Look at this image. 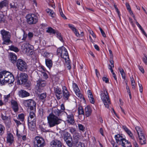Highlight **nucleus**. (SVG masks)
Listing matches in <instances>:
<instances>
[{
  "label": "nucleus",
  "instance_id": "obj_1",
  "mask_svg": "<svg viewBox=\"0 0 147 147\" xmlns=\"http://www.w3.org/2000/svg\"><path fill=\"white\" fill-rule=\"evenodd\" d=\"M14 81V77L9 72L4 71L0 72V84L2 85L7 83L11 84Z\"/></svg>",
  "mask_w": 147,
  "mask_h": 147
},
{
  "label": "nucleus",
  "instance_id": "obj_2",
  "mask_svg": "<svg viewBox=\"0 0 147 147\" xmlns=\"http://www.w3.org/2000/svg\"><path fill=\"white\" fill-rule=\"evenodd\" d=\"M48 123L49 127H53L60 123L61 120L53 114H50L47 117Z\"/></svg>",
  "mask_w": 147,
  "mask_h": 147
},
{
  "label": "nucleus",
  "instance_id": "obj_3",
  "mask_svg": "<svg viewBox=\"0 0 147 147\" xmlns=\"http://www.w3.org/2000/svg\"><path fill=\"white\" fill-rule=\"evenodd\" d=\"M0 32L3 41L2 44L9 45L11 42L10 40L11 37V33L9 32L4 29L1 30Z\"/></svg>",
  "mask_w": 147,
  "mask_h": 147
},
{
  "label": "nucleus",
  "instance_id": "obj_4",
  "mask_svg": "<svg viewBox=\"0 0 147 147\" xmlns=\"http://www.w3.org/2000/svg\"><path fill=\"white\" fill-rule=\"evenodd\" d=\"M22 47L23 52L28 55H30L33 54V47L29 43H24Z\"/></svg>",
  "mask_w": 147,
  "mask_h": 147
},
{
  "label": "nucleus",
  "instance_id": "obj_5",
  "mask_svg": "<svg viewBox=\"0 0 147 147\" xmlns=\"http://www.w3.org/2000/svg\"><path fill=\"white\" fill-rule=\"evenodd\" d=\"M100 97L103 102L105 107L107 108H109V105L111 103L109 98L108 93L106 90H104V91H100Z\"/></svg>",
  "mask_w": 147,
  "mask_h": 147
},
{
  "label": "nucleus",
  "instance_id": "obj_6",
  "mask_svg": "<svg viewBox=\"0 0 147 147\" xmlns=\"http://www.w3.org/2000/svg\"><path fill=\"white\" fill-rule=\"evenodd\" d=\"M76 110L74 109L68 110L67 112H65L67 115V119L66 121L68 123L72 125L74 122V115L76 112Z\"/></svg>",
  "mask_w": 147,
  "mask_h": 147
},
{
  "label": "nucleus",
  "instance_id": "obj_7",
  "mask_svg": "<svg viewBox=\"0 0 147 147\" xmlns=\"http://www.w3.org/2000/svg\"><path fill=\"white\" fill-rule=\"evenodd\" d=\"M57 54L64 59L65 60L69 59V56L66 49L64 47L58 48L57 50Z\"/></svg>",
  "mask_w": 147,
  "mask_h": 147
},
{
  "label": "nucleus",
  "instance_id": "obj_8",
  "mask_svg": "<svg viewBox=\"0 0 147 147\" xmlns=\"http://www.w3.org/2000/svg\"><path fill=\"white\" fill-rule=\"evenodd\" d=\"M27 23L29 24H33L36 23L38 22V17L34 14H29L26 16Z\"/></svg>",
  "mask_w": 147,
  "mask_h": 147
},
{
  "label": "nucleus",
  "instance_id": "obj_9",
  "mask_svg": "<svg viewBox=\"0 0 147 147\" xmlns=\"http://www.w3.org/2000/svg\"><path fill=\"white\" fill-rule=\"evenodd\" d=\"M23 104L27 107H29L31 110L35 111L36 109V103L32 99L24 100L23 101Z\"/></svg>",
  "mask_w": 147,
  "mask_h": 147
},
{
  "label": "nucleus",
  "instance_id": "obj_10",
  "mask_svg": "<svg viewBox=\"0 0 147 147\" xmlns=\"http://www.w3.org/2000/svg\"><path fill=\"white\" fill-rule=\"evenodd\" d=\"M45 140L42 138L36 136L34 140V146L35 147H42L45 145Z\"/></svg>",
  "mask_w": 147,
  "mask_h": 147
},
{
  "label": "nucleus",
  "instance_id": "obj_11",
  "mask_svg": "<svg viewBox=\"0 0 147 147\" xmlns=\"http://www.w3.org/2000/svg\"><path fill=\"white\" fill-rule=\"evenodd\" d=\"M66 143L68 146L71 147L73 145L75 147H83L82 146V143L79 142V139L78 138H74L73 139V143L70 140H66Z\"/></svg>",
  "mask_w": 147,
  "mask_h": 147
},
{
  "label": "nucleus",
  "instance_id": "obj_12",
  "mask_svg": "<svg viewBox=\"0 0 147 147\" xmlns=\"http://www.w3.org/2000/svg\"><path fill=\"white\" fill-rule=\"evenodd\" d=\"M17 66L18 69L21 71H24L27 69L26 64L21 59L18 60Z\"/></svg>",
  "mask_w": 147,
  "mask_h": 147
},
{
  "label": "nucleus",
  "instance_id": "obj_13",
  "mask_svg": "<svg viewBox=\"0 0 147 147\" xmlns=\"http://www.w3.org/2000/svg\"><path fill=\"white\" fill-rule=\"evenodd\" d=\"M72 87L76 96L80 99V100H83L85 101V99L82 94L80 93L79 89L77 84L75 83H73Z\"/></svg>",
  "mask_w": 147,
  "mask_h": 147
},
{
  "label": "nucleus",
  "instance_id": "obj_14",
  "mask_svg": "<svg viewBox=\"0 0 147 147\" xmlns=\"http://www.w3.org/2000/svg\"><path fill=\"white\" fill-rule=\"evenodd\" d=\"M28 80V76L27 75L24 73H22L20 74L18 82L19 84H24Z\"/></svg>",
  "mask_w": 147,
  "mask_h": 147
},
{
  "label": "nucleus",
  "instance_id": "obj_15",
  "mask_svg": "<svg viewBox=\"0 0 147 147\" xmlns=\"http://www.w3.org/2000/svg\"><path fill=\"white\" fill-rule=\"evenodd\" d=\"M116 142L119 145H122L126 142V140L125 138L119 134L115 135V136Z\"/></svg>",
  "mask_w": 147,
  "mask_h": 147
},
{
  "label": "nucleus",
  "instance_id": "obj_16",
  "mask_svg": "<svg viewBox=\"0 0 147 147\" xmlns=\"http://www.w3.org/2000/svg\"><path fill=\"white\" fill-rule=\"evenodd\" d=\"M63 98L65 100L68 99L69 97L70 96V94L69 92L67 89V88L65 86H63Z\"/></svg>",
  "mask_w": 147,
  "mask_h": 147
},
{
  "label": "nucleus",
  "instance_id": "obj_17",
  "mask_svg": "<svg viewBox=\"0 0 147 147\" xmlns=\"http://www.w3.org/2000/svg\"><path fill=\"white\" fill-rule=\"evenodd\" d=\"M51 147H61V143L59 140H55L52 141L50 143Z\"/></svg>",
  "mask_w": 147,
  "mask_h": 147
},
{
  "label": "nucleus",
  "instance_id": "obj_18",
  "mask_svg": "<svg viewBox=\"0 0 147 147\" xmlns=\"http://www.w3.org/2000/svg\"><path fill=\"white\" fill-rule=\"evenodd\" d=\"M19 96L22 98H24L29 96V93L24 90H21L19 91L18 93Z\"/></svg>",
  "mask_w": 147,
  "mask_h": 147
},
{
  "label": "nucleus",
  "instance_id": "obj_19",
  "mask_svg": "<svg viewBox=\"0 0 147 147\" xmlns=\"http://www.w3.org/2000/svg\"><path fill=\"white\" fill-rule=\"evenodd\" d=\"M139 142L141 145L145 144H146V140L144 134L138 136Z\"/></svg>",
  "mask_w": 147,
  "mask_h": 147
},
{
  "label": "nucleus",
  "instance_id": "obj_20",
  "mask_svg": "<svg viewBox=\"0 0 147 147\" xmlns=\"http://www.w3.org/2000/svg\"><path fill=\"white\" fill-rule=\"evenodd\" d=\"M37 86L41 90H42V88L45 86L46 85L45 81L40 79L38 80L37 81Z\"/></svg>",
  "mask_w": 147,
  "mask_h": 147
},
{
  "label": "nucleus",
  "instance_id": "obj_21",
  "mask_svg": "<svg viewBox=\"0 0 147 147\" xmlns=\"http://www.w3.org/2000/svg\"><path fill=\"white\" fill-rule=\"evenodd\" d=\"M11 104L13 110L15 112L18 110V106L17 102L14 100H12L11 101Z\"/></svg>",
  "mask_w": 147,
  "mask_h": 147
},
{
  "label": "nucleus",
  "instance_id": "obj_22",
  "mask_svg": "<svg viewBox=\"0 0 147 147\" xmlns=\"http://www.w3.org/2000/svg\"><path fill=\"white\" fill-rule=\"evenodd\" d=\"M28 121H36V118L35 113L33 111H30L28 117Z\"/></svg>",
  "mask_w": 147,
  "mask_h": 147
},
{
  "label": "nucleus",
  "instance_id": "obj_23",
  "mask_svg": "<svg viewBox=\"0 0 147 147\" xmlns=\"http://www.w3.org/2000/svg\"><path fill=\"white\" fill-rule=\"evenodd\" d=\"M122 128L129 136L132 140L135 139L131 131L125 126H123Z\"/></svg>",
  "mask_w": 147,
  "mask_h": 147
},
{
  "label": "nucleus",
  "instance_id": "obj_24",
  "mask_svg": "<svg viewBox=\"0 0 147 147\" xmlns=\"http://www.w3.org/2000/svg\"><path fill=\"white\" fill-rule=\"evenodd\" d=\"M7 143L11 144L14 141V138L13 135L9 133L7 134Z\"/></svg>",
  "mask_w": 147,
  "mask_h": 147
},
{
  "label": "nucleus",
  "instance_id": "obj_25",
  "mask_svg": "<svg viewBox=\"0 0 147 147\" xmlns=\"http://www.w3.org/2000/svg\"><path fill=\"white\" fill-rule=\"evenodd\" d=\"M87 93L90 102L92 104H94L95 102L94 100L91 90H88Z\"/></svg>",
  "mask_w": 147,
  "mask_h": 147
},
{
  "label": "nucleus",
  "instance_id": "obj_26",
  "mask_svg": "<svg viewBox=\"0 0 147 147\" xmlns=\"http://www.w3.org/2000/svg\"><path fill=\"white\" fill-rule=\"evenodd\" d=\"M28 125L30 129L33 130L36 127V121H28Z\"/></svg>",
  "mask_w": 147,
  "mask_h": 147
},
{
  "label": "nucleus",
  "instance_id": "obj_27",
  "mask_svg": "<svg viewBox=\"0 0 147 147\" xmlns=\"http://www.w3.org/2000/svg\"><path fill=\"white\" fill-rule=\"evenodd\" d=\"M10 60L11 62L14 63H15L17 59V57L15 54L13 53H11L9 55Z\"/></svg>",
  "mask_w": 147,
  "mask_h": 147
},
{
  "label": "nucleus",
  "instance_id": "obj_28",
  "mask_svg": "<svg viewBox=\"0 0 147 147\" xmlns=\"http://www.w3.org/2000/svg\"><path fill=\"white\" fill-rule=\"evenodd\" d=\"M92 109L90 107L87 106L85 108L86 115L88 117L92 113Z\"/></svg>",
  "mask_w": 147,
  "mask_h": 147
},
{
  "label": "nucleus",
  "instance_id": "obj_29",
  "mask_svg": "<svg viewBox=\"0 0 147 147\" xmlns=\"http://www.w3.org/2000/svg\"><path fill=\"white\" fill-rule=\"evenodd\" d=\"M135 128L137 132L138 136L144 134L143 129L141 127L139 126H136Z\"/></svg>",
  "mask_w": 147,
  "mask_h": 147
},
{
  "label": "nucleus",
  "instance_id": "obj_30",
  "mask_svg": "<svg viewBox=\"0 0 147 147\" xmlns=\"http://www.w3.org/2000/svg\"><path fill=\"white\" fill-rule=\"evenodd\" d=\"M45 63L47 67L50 69L52 66V61L51 60L49 59H46L45 60Z\"/></svg>",
  "mask_w": 147,
  "mask_h": 147
},
{
  "label": "nucleus",
  "instance_id": "obj_31",
  "mask_svg": "<svg viewBox=\"0 0 147 147\" xmlns=\"http://www.w3.org/2000/svg\"><path fill=\"white\" fill-rule=\"evenodd\" d=\"M61 133L62 136H63L65 140H67L68 139V137H69L70 136V134L69 133L65 131H62Z\"/></svg>",
  "mask_w": 147,
  "mask_h": 147
},
{
  "label": "nucleus",
  "instance_id": "obj_32",
  "mask_svg": "<svg viewBox=\"0 0 147 147\" xmlns=\"http://www.w3.org/2000/svg\"><path fill=\"white\" fill-rule=\"evenodd\" d=\"M8 5V2L6 0H4L0 2V9L4 7H7Z\"/></svg>",
  "mask_w": 147,
  "mask_h": 147
},
{
  "label": "nucleus",
  "instance_id": "obj_33",
  "mask_svg": "<svg viewBox=\"0 0 147 147\" xmlns=\"http://www.w3.org/2000/svg\"><path fill=\"white\" fill-rule=\"evenodd\" d=\"M43 56L45 58H49L48 59H50L53 58V55L52 53L45 51L44 53L43 54Z\"/></svg>",
  "mask_w": 147,
  "mask_h": 147
},
{
  "label": "nucleus",
  "instance_id": "obj_34",
  "mask_svg": "<svg viewBox=\"0 0 147 147\" xmlns=\"http://www.w3.org/2000/svg\"><path fill=\"white\" fill-rule=\"evenodd\" d=\"M46 12L48 14L52 17H54L55 16V13L52 10L49 9H47Z\"/></svg>",
  "mask_w": 147,
  "mask_h": 147
},
{
  "label": "nucleus",
  "instance_id": "obj_35",
  "mask_svg": "<svg viewBox=\"0 0 147 147\" xmlns=\"http://www.w3.org/2000/svg\"><path fill=\"white\" fill-rule=\"evenodd\" d=\"M61 113V111L57 109H54L52 110V113L51 114H53L56 115H59Z\"/></svg>",
  "mask_w": 147,
  "mask_h": 147
},
{
  "label": "nucleus",
  "instance_id": "obj_36",
  "mask_svg": "<svg viewBox=\"0 0 147 147\" xmlns=\"http://www.w3.org/2000/svg\"><path fill=\"white\" fill-rule=\"evenodd\" d=\"M78 115H82L84 117V111L83 108L81 106H79L78 108Z\"/></svg>",
  "mask_w": 147,
  "mask_h": 147
},
{
  "label": "nucleus",
  "instance_id": "obj_37",
  "mask_svg": "<svg viewBox=\"0 0 147 147\" xmlns=\"http://www.w3.org/2000/svg\"><path fill=\"white\" fill-rule=\"evenodd\" d=\"M130 80L132 88L134 89L136 86V83L132 76L130 77Z\"/></svg>",
  "mask_w": 147,
  "mask_h": 147
},
{
  "label": "nucleus",
  "instance_id": "obj_38",
  "mask_svg": "<svg viewBox=\"0 0 147 147\" xmlns=\"http://www.w3.org/2000/svg\"><path fill=\"white\" fill-rule=\"evenodd\" d=\"M118 69L121 75L122 78L124 79V80H125V74L124 70L121 67L119 68Z\"/></svg>",
  "mask_w": 147,
  "mask_h": 147
},
{
  "label": "nucleus",
  "instance_id": "obj_39",
  "mask_svg": "<svg viewBox=\"0 0 147 147\" xmlns=\"http://www.w3.org/2000/svg\"><path fill=\"white\" fill-rule=\"evenodd\" d=\"M55 93L57 98H60V95L61 94V90L59 88H56L55 90Z\"/></svg>",
  "mask_w": 147,
  "mask_h": 147
},
{
  "label": "nucleus",
  "instance_id": "obj_40",
  "mask_svg": "<svg viewBox=\"0 0 147 147\" xmlns=\"http://www.w3.org/2000/svg\"><path fill=\"white\" fill-rule=\"evenodd\" d=\"M121 146L123 147H131V145L130 142L127 140L125 142L123 143Z\"/></svg>",
  "mask_w": 147,
  "mask_h": 147
},
{
  "label": "nucleus",
  "instance_id": "obj_41",
  "mask_svg": "<svg viewBox=\"0 0 147 147\" xmlns=\"http://www.w3.org/2000/svg\"><path fill=\"white\" fill-rule=\"evenodd\" d=\"M47 95L46 93H44L41 94L39 96V98L43 102L45 101Z\"/></svg>",
  "mask_w": 147,
  "mask_h": 147
},
{
  "label": "nucleus",
  "instance_id": "obj_42",
  "mask_svg": "<svg viewBox=\"0 0 147 147\" xmlns=\"http://www.w3.org/2000/svg\"><path fill=\"white\" fill-rule=\"evenodd\" d=\"M56 31L53 29L52 28L49 27L47 28L46 32L50 34H55Z\"/></svg>",
  "mask_w": 147,
  "mask_h": 147
},
{
  "label": "nucleus",
  "instance_id": "obj_43",
  "mask_svg": "<svg viewBox=\"0 0 147 147\" xmlns=\"http://www.w3.org/2000/svg\"><path fill=\"white\" fill-rule=\"evenodd\" d=\"M59 11L60 15L64 19H66L67 18L63 13L62 9L60 7V6H59Z\"/></svg>",
  "mask_w": 147,
  "mask_h": 147
},
{
  "label": "nucleus",
  "instance_id": "obj_44",
  "mask_svg": "<svg viewBox=\"0 0 147 147\" xmlns=\"http://www.w3.org/2000/svg\"><path fill=\"white\" fill-rule=\"evenodd\" d=\"M8 117L6 116V111L3 110L1 111V118L3 120L6 119Z\"/></svg>",
  "mask_w": 147,
  "mask_h": 147
},
{
  "label": "nucleus",
  "instance_id": "obj_45",
  "mask_svg": "<svg viewBox=\"0 0 147 147\" xmlns=\"http://www.w3.org/2000/svg\"><path fill=\"white\" fill-rule=\"evenodd\" d=\"M9 49L12 51H13L15 52H17L18 51V49L16 47L14 46H9Z\"/></svg>",
  "mask_w": 147,
  "mask_h": 147
},
{
  "label": "nucleus",
  "instance_id": "obj_46",
  "mask_svg": "<svg viewBox=\"0 0 147 147\" xmlns=\"http://www.w3.org/2000/svg\"><path fill=\"white\" fill-rule=\"evenodd\" d=\"M13 2L10 3V5L11 8H16L17 7V4L16 3H15L14 0L12 1Z\"/></svg>",
  "mask_w": 147,
  "mask_h": 147
},
{
  "label": "nucleus",
  "instance_id": "obj_47",
  "mask_svg": "<svg viewBox=\"0 0 147 147\" xmlns=\"http://www.w3.org/2000/svg\"><path fill=\"white\" fill-rule=\"evenodd\" d=\"M5 130L4 126L2 124H0V134H2Z\"/></svg>",
  "mask_w": 147,
  "mask_h": 147
},
{
  "label": "nucleus",
  "instance_id": "obj_48",
  "mask_svg": "<svg viewBox=\"0 0 147 147\" xmlns=\"http://www.w3.org/2000/svg\"><path fill=\"white\" fill-rule=\"evenodd\" d=\"M55 33L56 34L57 37L61 41H63V38L61 36V34L59 33L58 31H56Z\"/></svg>",
  "mask_w": 147,
  "mask_h": 147
},
{
  "label": "nucleus",
  "instance_id": "obj_49",
  "mask_svg": "<svg viewBox=\"0 0 147 147\" xmlns=\"http://www.w3.org/2000/svg\"><path fill=\"white\" fill-rule=\"evenodd\" d=\"M126 7L127 8V10L129 11V13L130 14H133V12L131 10L129 5L128 3H126L125 4Z\"/></svg>",
  "mask_w": 147,
  "mask_h": 147
},
{
  "label": "nucleus",
  "instance_id": "obj_50",
  "mask_svg": "<svg viewBox=\"0 0 147 147\" xmlns=\"http://www.w3.org/2000/svg\"><path fill=\"white\" fill-rule=\"evenodd\" d=\"M78 127L79 130L82 131H84L85 128L83 125L81 124H78Z\"/></svg>",
  "mask_w": 147,
  "mask_h": 147
},
{
  "label": "nucleus",
  "instance_id": "obj_51",
  "mask_svg": "<svg viewBox=\"0 0 147 147\" xmlns=\"http://www.w3.org/2000/svg\"><path fill=\"white\" fill-rule=\"evenodd\" d=\"M6 124H9L11 123V119L10 117H7L6 119L4 120Z\"/></svg>",
  "mask_w": 147,
  "mask_h": 147
},
{
  "label": "nucleus",
  "instance_id": "obj_52",
  "mask_svg": "<svg viewBox=\"0 0 147 147\" xmlns=\"http://www.w3.org/2000/svg\"><path fill=\"white\" fill-rule=\"evenodd\" d=\"M18 118L20 121H23L24 118V115L23 114H21L18 115Z\"/></svg>",
  "mask_w": 147,
  "mask_h": 147
},
{
  "label": "nucleus",
  "instance_id": "obj_53",
  "mask_svg": "<svg viewBox=\"0 0 147 147\" xmlns=\"http://www.w3.org/2000/svg\"><path fill=\"white\" fill-rule=\"evenodd\" d=\"M68 26L69 28H70L73 32L76 29L74 26L72 24H68Z\"/></svg>",
  "mask_w": 147,
  "mask_h": 147
},
{
  "label": "nucleus",
  "instance_id": "obj_54",
  "mask_svg": "<svg viewBox=\"0 0 147 147\" xmlns=\"http://www.w3.org/2000/svg\"><path fill=\"white\" fill-rule=\"evenodd\" d=\"M138 27L139 28V29L141 30L142 33L147 37V35L146 34V33L144 31V29L142 28L140 25L138 26Z\"/></svg>",
  "mask_w": 147,
  "mask_h": 147
},
{
  "label": "nucleus",
  "instance_id": "obj_55",
  "mask_svg": "<svg viewBox=\"0 0 147 147\" xmlns=\"http://www.w3.org/2000/svg\"><path fill=\"white\" fill-rule=\"evenodd\" d=\"M142 60L144 63L147 65V56L146 55H144V57L142 58Z\"/></svg>",
  "mask_w": 147,
  "mask_h": 147
},
{
  "label": "nucleus",
  "instance_id": "obj_56",
  "mask_svg": "<svg viewBox=\"0 0 147 147\" xmlns=\"http://www.w3.org/2000/svg\"><path fill=\"white\" fill-rule=\"evenodd\" d=\"M133 144L135 147H139L138 145V144L136 141L135 140V139L132 140Z\"/></svg>",
  "mask_w": 147,
  "mask_h": 147
},
{
  "label": "nucleus",
  "instance_id": "obj_57",
  "mask_svg": "<svg viewBox=\"0 0 147 147\" xmlns=\"http://www.w3.org/2000/svg\"><path fill=\"white\" fill-rule=\"evenodd\" d=\"M99 29L102 36L104 37H106V35L104 31L102 30L101 29V28L100 27H99Z\"/></svg>",
  "mask_w": 147,
  "mask_h": 147
},
{
  "label": "nucleus",
  "instance_id": "obj_58",
  "mask_svg": "<svg viewBox=\"0 0 147 147\" xmlns=\"http://www.w3.org/2000/svg\"><path fill=\"white\" fill-rule=\"evenodd\" d=\"M32 4L34 6H35L36 7H37V3L36 0H31Z\"/></svg>",
  "mask_w": 147,
  "mask_h": 147
},
{
  "label": "nucleus",
  "instance_id": "obj_59",
  "mask_svg": "<svg viewBox=\"0 0 147 147\" xmlns=\"http://www.w3.org/2000/svg\"><path fill=\"white\" fill-rule=\"evenodd\" d=\"M42 75L43 76L44 78L45 79H47L48 77L47 74L44 72H42Z\"/></svg>",
  "mask_w": 147,
  "mask_h": 147
},
{
  "label": "nucleus",
  "instance_id": "obj_60",
  "mask_svg": "<svg viewBox=\"0 0 147 147\" xmlns=\"http://www.w3.org/2000/svg\"><path fill=\"white\" fill-rule=\"evenodd\" d=\"M111 73H112V74H113V78H114L115 80L116 81H117V76H116V75L115 74V73H114V72L113 71V70H112L111 71Z\"/></svg>",
  "mask_w": 147,
  "mask_h": 147
},
{
  "label": "nucleus",
  "instance_id": "obj_61",
  "mask_svg": "<svg viewBox=\"0 0 147 147\" xmlns=\"http://www.w3.org/2000/svg\"><path fill=\"white\" fill-rule=\"evenodd\" d=\"M102 80L106 83H108L109 81L108 78L106 77H103L102 78Z\"/></svg>",
  "mask_w": 147,
  "mask_h": 147
},
{
  "label": "nucleus",
  "instance_id": "obj_62",
  "mask_svg": "<svg viewBox=\"0 0 147 147\" xmlns=\"http://www.w3.org/2000/svg\"><path fill=\"white\" fill-rule=\"evenodd\" d=\"M138 85L139 87V90L140 92L142 93L143 91V87L141 84H140L138 82Z\"/></svg>",
  "mask_w": 147,
  "mask_h": 147
},
{
  "label": "nucleus",
  "instance_id": "obj_63",
  "mask_svg": "<svg viewBox=\"0 0 147 147\" xmlns=\"http://www.w3.org/2000/svg\"><path fill=\"white\" fill-rule=\"evenodd\" d=\"M73 32L75 34L76 36L78 37L79 36L80 34L77 29H76V30Z\"/></svg>",
  "mask_w": 147,
  "mask_h": 147
},
{
  "label": "nucleus",
  "instance_id": "obj_64",
  "mask_svg": "<svg viewBox=\"0 0 147 147\" xmlns=\"http://www.w3.org/2000/svg\"><path fill=\"white\" fill-rule=\"evenodd\" d=\"M138 67L139 70L142 73H144V69L143 67H142L140 66H138Z\"/></svg>",
  "mask_w": 147,
  "mask_h": 147
}]
</instances>
